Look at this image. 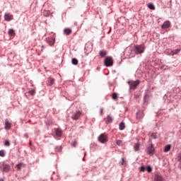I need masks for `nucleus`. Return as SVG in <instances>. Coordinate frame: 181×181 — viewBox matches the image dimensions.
<instances>
[{
	"label": "nucleus",
	"mask_w": 181,
	"mask_h": 181,
	"mask_svg": "<svg viewBox=\"0 0 181 181\" xmlns=\"http://www.w3.org/2000/svg\"><path fill=\"white\" fill-rule=\"evenodd\" d=\"M99 142H101V144H105V142H108V137H107V135L105 134H102L98 137Z\"/></svg>",
	"instance_id": "7ed1b4c3"
},
{
	"label": "nucleus",
	"mask_w": 181,
	"mask_h": 181,
	"mask_svg": "<svg viewBox=\"0 0 181 181\" xmlns=\"http://www.w3.org/2000/svg\"><path fill=\"white\" fill-rule=\"evenodd\" d=\"M146 167L141 166L140 168V172H145Z\"/></svg>",
	"instance_id": "f704fd0d"
},
{
	"label": "nucleus",
	"mask_w": 181,
	"mask_h": 181,
	"mask_svg": "<svg viewBox=\"0 0 181 181\" xmlns=\"http://www.w3.org/2000/svg\"><path fill=\"white\" fill-rule=\"evenodd\" d=\"M122 165H125V160L122 158Z\"/></svg>",
	"instance_id": "c9c22d12"
},
{
	"label": "nucleus",
	"mask_w": 181,
	"mask_h": 181,
	"mask_svg": "<svg viewBox=\"0 0 181 181\" xmlns=\"http://www.w3.org/2000/svg\"><path fill=\"white\" fill-rule=\"evenodd\" d=\"M139 143H136L134 146V148L136 151H139Z\"/></svg>",
	"instance_id": "b1692460"
},
{
	"label": "nucleus",
	"mask_w": 181,
	"mask_h": 181,
	"mask_svg": "<svg viewBox=\"0 0 181 181\" xmlns=\"http://www.w3.org/2000/svg\"><path fill=\"white\" fill-rule=\"evenodd\" d=\"M3 170L4 172H8V170H11V166H9V165L4 164L3 165Z\"/></svg>",
	"instance_id": "ddd939ff"
},
{
	"label": "nucleus",
	"mask_w": 181,
	"mask_h": 181,
	"mask_svg": "<svg viewBox=\"0 0 181 181\" xmlns=\"http://www.w3.org/2000/svg\"><path fill=\"white\" fill-rule=\"evenodd\" d=\"M11 128V123L6 122L5 124V129H9Z\"/></svg>",
	"instance_id": "bb28decb"
},
{
	"label": "nucleus",
	"mask_w": 181,
	"mask_h": 181,
	"mask_svg": "<svg viewBox=\"0 0 181 181\" xmlns=\"http://www.w3.org/2000/svg\"><path fill=\"white\" fill-rule=\"evenodd\" d=\"M99 54L101 57H105L107 56V50L103 49L99 52Z\"/></svg>",
	"instance_id": "f8f14e48"
},
{
	"label": "nucleus",
	"mask_w": 181,
	"mask_h": 181,
	"mask_svg": "<svg viewBox=\"0 0 181 181\" xmlns=\"http://www.w3.org/2000/svg\"><path fill=\"white\" fill-rule=\"evenodd\" d=\"M49 86H53L54 84V78H50L49 79Z\"/></svg>",
	"instance_id": "473e14b6"
},
{
	"label": "nucleus",
	"mask_w": 181,
	"mask_h": 181,
	"mask_svg": "<svg viewBox=\"0 0 181 181\" xmlns=\"http://www.w3.org/2000/svg\"><path fill=\"white\" fill-rule=\"evenodd\" d=\"M107 122H112V117H111V115H107Z\"/></svg>",
	"instance_id": "a878e982"
},
{
	"label": "nucleus",
	"mask_w": 181,
	"mask_h": 181,
	"mask_svg": "<svg viewBox=\"0 0 181 181\" xmlns=\"http://www.w3.org/2000/svg\"><path fill=\"white\" fill-rule=\"evenodd\" d=\"M119 129H120V131H123V129H125V123L122 122L119 125Z\"/></svg>",
	"instance_id": "a211bd4d"
},
{
	"label": "nucleus",
	"mask_w": 181,
	"mask_h": 181,
	"mask_svg": "<svg viewBox=\"0 0 181 181\" xmlns=\"http://www.w3.org/2000/svg\"><path fill=\"white\" fill-rule=\"evenodd\" d=\"M4 18H5V21H7L8 22H9V21H12V19H13V16L6 13L4 15Z\"/></svg>",
	"instance_id": "6e6552de"
},
{
	"label": "nucleus",
	"mask_w": 181,
	"mask_h": 181,
	"mask_svg": "<svg viewBox=\"0 0 181 181\" xmlns=\"http://www.w3.org/2000/svg\"><path fill=\"white\" fill-rule=\"evenodd\" d=\"M147 153L148 155H153L155 153V147H153V144H151L150 146L147 148Z\"/></svg>",
	"instance_id": "39448f33"
},
{
	"label": "nucleus",
	"mask_w": 181,
	"mask_h": 181,
	"mask_svg": "<svg viewBox=\"0 0 181 181\" xmlns=\"http://www.w3.org/2000/svg\"><path fill=\"white\" fill-rule=\"evenodd\" d=\"M180 52V49L171 50L170 52V56H175V54H178Z\"/></svg>",
	"instance_id": "9b49d317"
},
{
	"label": "nucleus",
	"mask_w": 181,
	"mask_h": 181,
	"mask_svg": "<svg viewBox=\"0 0 181 181\" xmlns=\"http://www.w3.org/2000/svg\"><path fill=\"white\" fill-rule=\"evenodd\" d=\"M112 98L113 100H117L118 98V95L115 93H112Z\"/></svg>",
	"instance_id": "cd10ccee"
},
{
	"label": "nucleus",
	"mask_w": 181,
	"mask_h": 181,
	"mask_svg": "<svg viewBox=\"0 0 181 181\" xmlns=\"http://www.w3.org/2000/svg\"><path fill=\"white\" fill-rule=\"evenodd\" d=\"M134 52L135 54H142V53L145 52V45H135L134 48Z\"/></svg>",
	"instance_id": "f257e3e1"
},
{
	"label": "nucleus",
	"mask_w": 181,
	"mask_h": 181,
	"mask_svg": "<svg viewBox=\"0 0 181 181\" xmlns=\"http://www.w3.org/2000/svg\"><path fill=\"white\" fill-rule=\"evenodd\" d=\"M136 118H138V119H141V118H144V113L142 112H137Z\"/></svg>",
	"instance_id": "f3484780"
},
{
	"label": "nucleus",
	"mask_w": 181,
	"mask_h": 181,
	"mask_svg": "<svg viewBox=\"0 0 181 181\" xmlns=\"http://www.w3.org/2000/svg\"><path fill=\"white\" fill-rule=\"evenodd\" d=\"M100 114H103V109H100Z\"/></svg>",
	"instance_id": "4c0bfd02"
},
{
	"label": "nucleus",
	"mask_w": 181,
	"mask_h": 181,
	"mask_svg": "<svg viewBox=\"0 0 181 181\" xmlns=\"http://www.w3.org/2000/svg\"><path fill=\"white\" fill-rule=\"evenodd\" d=\"M8 35L9 36H11V37H15V30L13 29H9L8 30Z\"/></svg>",
	"instance_id": "4468645a"
},
{
	"label": "nucleus",
	"mask_w": 181,
	"mask_h": 181,
	"mask_svg": "<svg viewBox=\"0 0 181 181\" xmlns=\"http://www.w3.org/2000/svg\"><path fill=\"white\" fill-rule=\"evenodd\" d=\"M72 30L70 28H65L64 30V35H66V36H69V35H71Z\"/></svg>",
	"instance_id": "9d476101"
},
{
	"label": "nucleus",
	"mask_w": 181,
	"mask_h": 181,
	"mask_svg": "<svg viewBox=\"0 0 181 181\" xmlns=\"http://www.w3.org/2000/svg\"><path fill=\"white\" fill-rule=\"evenodd\" d=\"M62 146H57L55 147V152H62Z\"/></svg>",
	"instance_id": "5701e85b"
},
{
	"label": "nucleus",
	"mask_w": 181,
	"mask_h": 181,
	"mask_svg": "<svg viewBox=\"0 0 181 181\" xmlns=\"http://www.w3.org/2000/svg\"><path fill=\"white\" fill-rule=\"evenodd\" d=\"M81 117V112H80V110L77 111L76 112H75L72 116L71 118L72 119H78L80 117Z\"/></svg>",
	"instance_id": "423d86ee"
},
{
	"label": "nucleus",
	"mask_w": 181,
	"mask_h": 181,
	"mask_svg": "<svg viewBox=\"0 0 181 181\" xmlns=\"http://www.w3.org/2000/svg\"><path fill=\"white\" fill-rule=\"evenodd\" d=\"M0 156H1V158L5 156V151L4 150L0 151Z\"/></svg>",
	"instance_id": "2f4dec72"
},
{
	"label": "nucleus",
	"mask_w": 181,
	"mask_h": 181,
	"mask_svg": "<svg viewBox=\"0 0 181 181\" xmlns=\"http://www.w3.org/2000/svg\"><path fill=\"white\" fill-rule=\"evenodd\" d=\"M55 134H56L57 136H62L63 132H62V129H57L55 130Z\"/></svg>",
	"instance_id": "2eb2a0df"
},
{
	"label": "nucleus",
	"mask_w": 181,
	"mask_h": 181,
	"mask_svg": "<svg viewBox=\"0 0 181 181\" xmlns=\"http://www.w3.org/2000/svg\"><path fill=\"white\" fill-rule=\"evenodd\" d=\"M29 94H30L31 95H35V94H36V90H31L29 92Z\"/></svg>",
	"instance_id": "c756f323"
},
{
	"label": "nucleus",
	"mask_w": 181,
	"mask_h": 181,
	"mask_svg": "<svg viewBox=\"0 0 181 181\" xmlns=\"http://www.w3.org/2000/svg\"><path fill=\"white\" fill-rule=\"evenodd\" d=\"M116 144L118 146H122L124 145V141H122V140H117Z\"/></svg>",
	"instance_id": "4be33fe9"
},
{
	"label": "nucleus",
	"mask_w": 181,
	"mask_h": 181,
	"mask_svg": "<svg viewBox=\"0 0 181 181\" xmlns=\"http://www.w3.org/2000/svg\"><path fill=\"white\" fill-rule=\"evenodd\" d=\"M76 145H77V141H74V143H73V146H74V147H76Z\"/></svg>",
	"instance_id": "e433bc0d"
},
{
	"label": "nucleus",
	"mask_w": 181,
	"mask_h": 181,
	"mask_svg": "<svg viewBox=\"0 0 181 181\" xmlns=\"http://www.w3.org/2000/svg\"><path fill=\"white\" fill-rule=\"evenodd\" d=\"M146 170H147L148 173H151L152 172V168H151V166H147L146 167Z\"/></svg>",
	"instance_id": "7c9ffc66"
},
{
	"label": "nucleus",
	"mask_w": 181,
	"mask_h": 181,
	"mask_svg": "<svg viewBox=\"0 0 181 181\" xmlns=\"http://www.w3.org/2000/svg\"><path fill=\"white\" fill-rule=\"evenodd\" d=\"M128 83L130 86V89L135 90V88H136V86L139 84V81H129Z\"/></svg>",
	"instance_id": "20e7f679"
},
{
	"label": "nucleus",
	"mask_w": 181,
	"mask_h": 181,
	"mask_svg": "<svg viewBox=\"0 0 181 181\" xmlns=\"http://www.w3.org/2000/svg\"><path fill=\"white\" fill-rule=\"evenodd\" d=\"M4 145H5L6 146H10L11 143L9 142V141L6 140V141H5Z\"/></svg>",
	"instance_id": "72a5a7b5"
},
{
	"label": "nucleus",
	"mask_w": 181,
	"mask_h": 181,
	"mask_svg": "<svg viewBox=\"0 0 181 181\" xmlns=\"http://www.w3.org/2000/svg\"><path fill=\"white\" fill-rule=\"evenodd\" d=\"M163 177L160 174H156L154 175V181H163Z\"/></svg>",
	"instance_id": "0eeeda50"
},
{
	"label": "nucleus",
	"mask_w": 181,
	"mask_h": 181,
	"mask_svg": "<svg viewBox=\"0 0 181 181\" xmlns=\"http://www.w3.org/2000/svg\"><path fill=\"white\" fill-rule=\"evenodd\" d=\"M71 62L74 66H77L78 64V60L76 58H73Z\"/></svg>",
	"instance_id": "6ab92c4d"
},
{
	"label": "nucleus",
	"mask_w": 181,
	"mask_h": 181,
	"mask_svg": "<svg viewBox=\"0 0 181 181\" xmlns=\"http://www.w3.org/2000/svg\"><path fill=\"white\" fill-rule=\"evenodd\" d=\"M47 42H48L49 46H53L54 45V39H53V38H49L47 40Z\"/></svg>",
	"instance_id": "dca6fc26"
},
{
	"label": "nucleus",
	"mask_w": 181,
	"mask_h": 181,
	"mask_svg": "<svg viewBox=\"0 0 181 181\" xmlns=\"http://www.w3.org/2000/svg\"><path fill=\"white\" fill-rule=\"evenodd\" d=\"M23 164L22 163H19L16 165V168L18 169V170H21V169H22V166H23Z\"/></svg>",
	"instance_id": "c85d7f7f"
},
{
	"label": "nucleus",
	"mask_w": 181,
	"mask_h": 181,
	"mask_svg": "<svg viewBox=\"0 0 181 181\" xmlns=\"http://www.w3.org/2000/svg\"><path fill=\"white\" fill-rule=\"evenodd\" d=\"M172 148V146L170 145H167L165 146L164 148V152H169V151H170V148Z\"/></svg>",
	"instance_id": "412c9836"
},
{
	"label": "nucleus",
	"mask_w": 181,
	"mask_h": 181,
	"mask_svg": "<svg viewBox=\"0 0 181 181\" xmlns=\"http://www.w3.org/2000/svg\"><path fill=\"white\" fill-rule=\"evenodd\" d=\"M114 64V62L112 61V57H107L105 59V65L106 67H111Z\"/></svg>",
	"instance_id": "f03ea898"
},
{
	"label": "nucleus",
	"mask_w": 181,
	"mask_h": 181,
	"mask_svg": "<svg viewBox=\"0 0 181 181\" xmlns=\"http://www.w3.org/2000/svg\"><path fill=\"white\" fill-rule=\"evenodd\" d=\"M150 141H151V139H156V138H158V136L156 135V133H151V134H150Z\"/></svg>",
	"instance_id": "aec40b11"
},
{
	"label": "nucleus",
	"mask_w": 181,
	"mask_h": 181,
	"mask_svg": "<svg viewBox=\"0 0 181 181\" xmlns=\"http://www.w3.org/2000/svg\"><path fill=\"white\" fill-rule=\"evenodd\" d=\"M148 8L152 11H155V6L153 4H148Z\"/></svg>",
	"instance_id": "393cba45"
},
{
	"label": "nucleus",
	"mask_w": 181,
	"mask_h": 181,
	"mask_svg": "<svg viewBox=\"0 0 181 181\" xmlns=\"http://www.w3.org/2000/svg\"><path fill=\"white\" fill-rule=\"evenodd\" d=\"M169 26H170V21H168L163 23V24L162 25V28L163 29H168V28H169Z\"/></svg>",
	"instance_id": "1a4fd4ad"
},
{
	"label": "nucleus",
	"mask_w": 181,
	"mask_h": 181,
	"mask_svg": "<svg viewBox=\"0 0 181 181\" xmlns=\"http://www.w3.org/2000/svg\"><path fill=\"white\" fill-rule=\"evenodd\" d=\"M180 156H181V154H180Z\"/></svg>",
	"instance_id": "58836bf2"
}]
</instances>
